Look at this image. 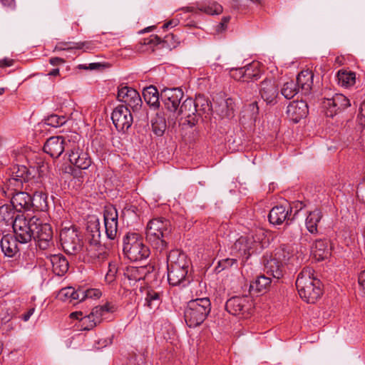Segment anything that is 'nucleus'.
I'll list each match as a JSON object with an SVG mask.
<instances>
[{"label":"nucleus","mask_w":365,"mask_h":365,"mask_svg":"<svg viewBox=\"0 0 365 365\" xmlns=\"http://www.w3.org/2000/svg\"><path fill=\"white\" fill-rule=\"evenodd\" d=\"M296 287L300 297L307 303H314L322 294V283L310 267L304 268L299 274Z\"/></svg>","instance_id":"3"},{"label":"nucleus","mask_w":365,"mask_h":365,"mask_svg":"<svg viewBox=\"0 0 365 365\" xmlns=\"http://www.w3.org/2000/svg\"><path fill=\"white\" fill-rule=\"evenodd\" d=\"M66 122V118L63 115H51L46 119V123L51 127L58 128L64 125Z\"/></svg>","instance_id":"49"},{"label":"nucleus","mask_w":365,"mask_h":365,"mask_svg":"<svg viewBox=\"0 0 365 365\" xmlns=\"http://www.w3.org/2000/svg\"><path fill=\"white\" fill-rule=\"evenodd\" d=\"M88 255L93 263L101 265L107 259L108 253L106 247L99 243L97 245L91 246Z\"/></svg>","instance_id":"31"},{"label":"nucleus","mask_w":365,"mask_h":365,"mask_svg":"<svg viewBox=\"0 0 365 365\" xmlns=\"http://www.w3.org/2000/svg\"><path fill=\"white\" fill-rule=\"evenodd\" d=\"M271 284L269 277L261 275L257 277L250 285V292L257 294L265 291Z\"/></svg>","instance_id":"37"},{"label":"nucleus","mask_w":365,"mask_h":365,"mask_svg":"<svg viewBox=\"0 0 365 365\" xmlns=\"http://www.w3.org/2000/svg\"><path fill=\"white\" fill-rule=\"evenodd\" d=\"M60 241L67 254L76 255L81 250V239L78 229L75 227L62 229L60 232Z\"/></svg>","instance_id":"9"},{"label":"nucleus","mask_w":365,"mask_h":365,"mask_svg":"<svg viewBox=\"0 0 365 365\" xmlns=\"http://www.w3.org/2000/svg\"><path fill=\"white\" fill-rule=\"evenodd\" d=\"M38 217L36 216L29 217L24 215H17L16 222L12 226L14 236L19 240L20 244H27L31 241L35 236L34 226H36Z\"/></svg>","instance_id":"7"},{"label":"nucleus","mask_w":365,"mask_h":365,"mask_svg":"<svg viewBox=\"0 0 365 365\" xmlns=\"http://www.w3.org/2000/svg\"><path fill=\"white\" fill-rule=\"evenodd\" d=\"M34 312H35V308H34V307L30 308L25 314H22L21 319L24 322L29 321L30 317L34 314Z\"/></svg>","instance_id":"59"},{"label":"nucleus","mask_w":365,"mask_h":365,"mask_svg":"<svg viewBox=\"0 0 365 365\" xmlns=\"http://www.w3.org/2000/svg\"><path fill=\"white\" fill-rule=\"evenodd\" d=\"M194 102L195 108L197 109V113L198 115H201L202 113H208L211 110V106L202 96L199 95L197 96Z\"/></svg>","instance_id":"47"},{"label":"nucleus","mask_w":365,"mask_h":365,"mask_svg":"<svg viewBox=\"0 0 365 365\" xmlns=\"http://www.w3.org/2000/svg\"><path fill=\"white\" fill-rule=\"evenodd\" d=\"M178 25V21L177 20H171L167 23H165L163 28V29H168V27H175Z\"/></svg>","instance_id":"64"},{"label":"nucleus","mask_w":365,"mask_h":365,"mask_svg":"<svg viewBox=\"0 0 365 365\" xmlns=\"http://www.w3.org/2000/svg\"><path fill=\"white\" fill-rule=\"evenodd\" d=\"M330 253V245L327 240H317L312 247V254L317 261L327 258Z\"/></svg>","instance_id":"28"},{"label":"nucleus","mask_w":365,"mask_h":365,"mask_svg":"<svg viewBox=\"0 0 365 365\" xmlns=\"http://www.w3.org/2000/svg\"><path fill=\"white\" fill-rule=\"evenodd\" d=\"M172 232L170 222L164 217L150 220L146 227V239L156 251L162 252L168 249V237Z\"/></svg>","instance_id":"2"},{"label":"nucleus","mask_w":365,"mask_h":365,"mask_svg":"<svg viewBox=\"0 0 365 365\" xmlns=\"http://www.w3.org/2000/svg\"><path fill=\"white\" fill-rule=\"evenodd\" d=\"M35 236L33 237L41 250H46L52 245L53 230L50 224L42 223L38 218L36 226H34Z\"/></svg>","instance_id":"18"},{"label":"nucleus","mask_w":365,"mask_h":365,"mask_svg":"<svg viewBox=\"0 0 365 365\" xmlns=\"http://www.w3.org/2000/svg\"><path fill=\"white\" fill-rule=\"evenodd\" d=\"M103 221L107 237L110 240L115 239L118 230V214L114 206L108 205L105 207Z\"/></svg>","instance_id":"17"},{"label":"nucleus","mask_w":365,"mask_h":365,"mask_svg":"<svg viewBox=\"0 0 365 365\" xmlns=\"http://www.w3.org/2000/svg\"><path fill=\"white\" fill-rule=\"evenodd\" d=\"M31 195L27 192H16L12 194L11 202L12 206L19 211L30 210Z\"/></svg>","instance_id":"27"},{"label":"nucleus","mask_w":365,"mask_h":365,"mask_svg":"<svg viewBox=\"0 0 365 365\" xmlns=\"http://www.w3.org/2000/svg\"><path fill=\"white\" fill-rule=\"evenodd\" d=\"M19 240L11 235L3 236L0 242V246L4 254L9 257H13L19 254L20 251Z\"/></svg>","instance_id":"25"},{"label":"nucleus","mask_w":365,"mask_h":365,"mask_svg":"<svg viewBox=\"0 0 365 365\" xmlns=\"http://www.w3.org/2000/svg\"><path fill=\"white\" fill-rule=\"evenodd\" d=\"M143 96L145 101L152 106H159V93L156 87L150 86L143 90Z\"/></svg>","instance_id":"44"},{"label":"nucleus","mask_w":365,"mask_h":365,"mask_svg":"<svg viewBox=\"0 0 365 365\" xmlns=\"http://www.w3.org/2000/svg\"><path fill=\"white\" fill-rule=\"evenodd\" d=\"M79 47L76 48V49H83L84 51H91L94 48V45L91 41H84V42H76Z\"/></svg>","instance_id":"54"},{"label":"nucleus","mask_w":365,"mask_h":365,"mask_svg":"<svg viewBox=\"0 0 365 365\" xmlns=\"http://www.w3.org/2000/svg\"><path fill=\"white\" fill-rule=\"evenodd\" d=\"M229 16H225L222 19V21L217 25V31H222L226 29L227 24L230 21Z\"/></svg>","instance_id":"58"},{"label":"nucleus","mask_w":365,"mask_h":365,"mask_svg":"<svg viewBox=\"0 0 365 365\" xmlns=\"http://www.w3.org/2000/svg\"><path fill=\"white\" fill-rule=\"evenodd\" d=\"M97 325L90 314L81 318V327L83 330H91Z\"/></svg>","instance_id":"51"},{"label":"nucleus","mask_w":365,"mask_h":365,"mask_svg":"<svg viewBox=\"0 0 365 365\" xmlns=\"http://www.w3.org/2000/svg\"><path fill=\"white\" fill-rule=\"evenodd\" d=\"M118 272V264L115 261L108 262V271L105 276V279L108 283H111L114 281L115 275Z\"/></svg>","instance_id":"50"},{"label":"nucleus","mask_w":365,"mask_h":365,"mask_svg":"<svg viewBox=\"0 0 365 365\" xmlns=\"http://www.w3.org/2000/svg\"><path fill=\"white\" fill-rule=\"evenodd\" d=\"M80 296H82L80 289L76 290L71 287H68L61 289L58 292L57 297L63 301L70 300L72 302V300L80 301Z\"/></svg>","instance_id":"43"},{"label":"nucleus","mask_w":365,"mask_h":365,"mask_svg":"<svg viewBox=\"0 0 365 365\" xmlns=\"http://www.w3.org/2000/svg\"><path fill=\"white\" fill-rule=\"evenodd\" d=\"M298 211L299 210H297L294 214V216L291 217L292 212V207L289 206L286 207L283 205H277L270 210L268 215L269 221L273 225H281L285 221L288 223L289 220L292 221L294 218Z\"/></svg>","instance_id":"20"},{"label":"nucleus","mask_w":365,"mask_h":365,"mask_svg":"<svg viewBox=\"0 0 365 365\" xmlns=\"http://www.w3.org/2000/svg\"><path fill=\"white\" fill-rule=\"evenodd\" d=\"M254 307L250 297L247 295L235 296L225 304L226 310L232 315H248Z\"/></svg>","instance_id":"10"},{"label":"nucleus","mask_w":365,"mask_h":365,"mask_svg":"<svg viewBox=\"0 0 365 365\" xmlns=\"http://www.w3.org/2000/svg\"><path fill=\"white\" fill-rule=\"evenodd\" d=\"M299 91V88L295 82L293 81L284 83L282 88L281 89L282 95L287 99H291L294 98Z\"/></svg>","instance_id":"46"},{"label":"nucleus","mask_w":365,"mask_h":365,"mask_svg":"<svg viewBox=\"0 0 365 365\" xmlns=\"http://www.w3.org/2000/svg\"><path fill=\"white\" fill-rule=\"evenodd\" d=\"M73 144L63 136H52L45 143L43 150L53 158H58L65 150H71Z\"/></svg>","instance_id":"16"},{"label":"nucleus","mask_w":365,"mask_h":365,"mask_svg":"<svg viewBox=\"0 0 365 365\" xmlns=\"http://www.w3.org/2000/svg\"><path fill=\"white\" fill-rule=\"evenodd\" d=\"M243 72H245V80L246 82L258 80L262 75L259 63L257 61H253L251 63H249L244 66Z\"/></svg>","instance_id":"36"},{"label":"nucleus","mask_w":365,"mask_h":365,"mask_svg":"<svg viewBox=\"0 0 365 365\" xmlns=\"http://www.w3.org/2000/svg\"><path fill=\"white\" fill-rule=\"evenodd\" d=\"M117 98L129 106L133 112L138 111L142 107V99L139 93L134 88L120 86L118 87Z\"/></svg>","instance_id":"13"},{"label":"nucleus","mask_w":365,"mask_h":365,"mask_svg":"<svg viewBox=\"0 0 365 365\" xmlns=\"http://www.w3.org/2000/svg\"><path fill=\"white\" fill-rule=\"evenodd\" d=\"M358 284L359 287L361 289L363 294H365V269L359 274Z\"/></svg>","instance_id":"56"},{"label":"nucleus","mask_w":365,"mask_h":365,"mask_svg":"<svg viewBox=\"0 0 365 365\" xmlns=\"http://www.w3.org/2000/svg\"><path fill=\"white\" fill-rule=\"evenodd\" d=\"M236 263V260L234 259H225L219 262V267H222V269H226L229 267L232 266L233 264Z\"/></svg>","instance_id":"57"},{"label":"nucleus","mask_w":365,"mask_h":365,"mask_svg":"<svg viewBox=\"0 0 365 365\" xmlns=\"http://www.w3.org/2000/svg\"><path fill=\"white\" fill-rule=\"evenodd\" d=\"M197 109L192 98H188L183 101L182 105L178 108L175 115L181 124H187L190 127L195 125L196 113Z\"/></svg>","instance_id":"14"},{"label":"nucleus","mask_w":365,"mask_h":365,"mask_svg":"<svg viewBox=\"0 0 365 365\" xmlns=\"http://www.w3.org/2000/svg\"><path fill=\"white\" fill-rule=\"evenodd\" d=\"M68 158L73 165L81 170L88 169L92 163L88 153L74 145H72L70 150Z\"/></svg>","instance_id":"22"},{"label":"nucleus","mask_w":365,"mask_h":365,"mask_svg":"<svg viewBox=\"0 0 365 365\" xmlns=\"http://www.w3.org/2000/svg\"><path fill=\"white\" fill-rule=\"evenodd\" d=\"M184 96L183 91L180 88L164 89L160 97L164 102L165 108L175 113L179 108L180 103Z\"/></svg>","instance_id":"19"},{"label":"nucleus","mask_w":365,"mask_h":365,"mask_svg":"<svg viewBox=\"0 0 365 365\" xmlns=\"http://www.w3.org/2000/svg\"><path fill=\"white\" fill-rule=\"evenodd\" d=\"M81 295L80 296V302L87 299H98L101 296V292L98 289H80Z\"/></svg>","instance_id":"48"},{"label":"nucleus","mask_w":365,"mask_h":365,"mask_svg":"<svg viewBox=\"0 0 365 365\" xmlns=\"http://www.w3.org/2000/svg\"><path fill=\"white\" fill-rule=\"evenodd\" d=\"M261 98L267 103H274L278 95V88L274 78H265L259 85Z\"/></svg>","instance_id":"21"},{"label":"nucleus","mask_w":365,"mask_h":365,"mask_svg":"<svg viewBox=\"0 0 365 365\" xmlns=\"http://www.w3.org/2000/svg\"><path fill=\"white\" fill-rule=\"evenodd\" d=\"M12 64H13V60H11V59L4 58V59L0 60V67H1V68L9 67V66H12Z\"/></svg>","instance_id":"62"},{"label":"nucleus","mask_w":365,"mask_h":365,"mask_svg":"<svg viewBox=\"0 0 365 365\" xmlns=\"http://www.w3.org/2000/svg\"><path fill=\"white\" fill-rule=\"evenodd\" d=\"M359 118L361 123H365V103L361 104L360 107Z\"/></svg>","instance_id":"61"},{"label":"nucleus","mask_w":365,"mask_h":365,"mask_svg":"<svg viewBox=\"0 0 365 365\" xmlns=\"http://www.w3.org/2000/svg\"><path fill=\"white\" fill-rule=\"evenodd\" d=\"M79 47L76 42H59L56 44L54 48V51H68L76 49Z\"/></svg>","instance_id":"52"},{"label":"nucleus","mask_w":365,"mask_h":365,"mask_svg":"<svg viewBox=\"0 0 365 365\" xmlns=\"http://www.w3.org/2000/svg\"><path fill=\"white\" fill-rule=\"evenodd\" d=\"M268 243L266 231L261 227H257L237 240L234 244V248L247 259L252 254L262 251Z\"/></svg>","instance_id":"4"},{"label":"nucleus","mask_w":365,"mask_h":365,"mask_svg":"<svg viewBox=\"0 0 365 365\" xmlns=\"http://www.w3.org/2000/svg\"><path fill=\"white\" fill-rule=\"evenodd\" d=\"M52 270L58 276L64 275L68 270L69 264L66 258L62 255H54L51 256Z\"/></svg>","instance_id":"30"},{"label":"nucleus","mask_w":365,"mask_h":365,"mask_svg":"<svg viewBox=\"0 0 365 365\" xmlns=\"http://www.w3.org/2000/svg\"><path fill=\"white\" fill-rule=\"evenodd\" d=\"M322 218V213L319 209H315L309 212L305 225L308 231L312 234L317 233V226Z\"/></svg>","instance_id":"33"},{"label":"nucleus","mask_w":365,"mask_h":365,"mask_svg":"<svg viewBox=\"0 0 365 365\" xmlns=\"http://www.w3.org/2000/svg\"><path fill=\"white\" fill-rule=\"evenodd\" d=\"M49 63L53 66H57L65 63V60L59 57H53L49 59Z\"/></svg>","instance_id":"60"},{"label":"nucleus","mask_w":365,"mask_h":365,"mask_svg":"<svg viewBox=\"0 0 365 365\" xmlns=\"http://www.w3.org/2000/svg\"><path fill=\"white\" fill-rule=\"evenodd\" d=\"M325 113L328 117H334L338 113L351 106L350 101L341 93H335L331 97L324 98L322 103Z\"/></svg>","instance_id":"12"},{"label":"nucleus","mask_w":365,"mask_h":365,"mask_svg":"<svg viewBox=\"0 0 365 365\" xmlns=\"http://www.w3.org/2000/svg\"><path fill=\"white\" fill-rule=\"evenodd\" d=\"M100 228L101 223L99 219L95 215L89 217L87 221L86 232L91 246L99 244L101 239Z\"/></svg>","instance_id":"24"},{"label":"nucleus","mask_w":365,"mask_h":365,"mask_svg":"<svg viewBox=\"0 0 365 365\" xmlns=\"http://www.w3.org/2000/svg\"><path fill=\"white\" fill-rule=\"evenodd\" d=\"M150 267L147 266L129 267L126 269L125 275L130 281L137 282L145 279L150 272Z\"/></svg>","instance_id":"32"},{"label":"nucleus","mask_w":365,"mask_h":365,"mask_svg":"<svg viewBox=\"0 0 365 365\" xmlns=\"http://www.w3.org/2000/svg\"><path fill=\"white\" fill-rule=\"evenodd\" d=\"M123 252L130 261H140L148 258L150 250L144 244L143 238L136 232H128L123 238Z\"/></svg>","instance_id":"6"},{"label":"nucleus","mask_w":365,"mask_h":365,"mask_svg":"<svg viewBox=\"0 0 365 365\" xmlns=\"http://www.w3.org/2000/svg\"><path fill=\"white\" fill-rule=\"evenodd\" d=\"M211 311V303L208 297L190 300L185 309L184 317L189 327L200 325Z\"/></svg>","instance_id":"5"},{"label":"nucleus","mask_w":365,"mask_h":365,"mask_svg":"<svg viewBox=\"0 0 365 365\" xmlns=\"http://www.w3.org/2000/svg\"><path fill=\"white\" fill-rule=\"evenodd\" d=\"M15 222V212L12 208L6 205L0 207V223L12 227Z\"/></svg>","instance_id":"41"},{"label":"nucleus","mask_w":365,"mask_h":365,"mask_svg":"<svg viewBox=\"0 0 365 365\" xmlns=\"http://www.w3.org/2000/svg\"><path fill=\"white\" fill-rule=\"evenodd\" d=\"M144 306L150 310L157 309L163 302V292L160 289L148 287L145 289Z\"/></svg>","instance_id":"23"},{"label":"nucleus","mask_w":365,"mask_h":365,"mask_svg":"<svg viewBox=\"0 0 365 365\" xmlns=\"http://www.w3.org/2000/svg\"><path fill=\"white\" fill-rule=\"evenodd\" d=\"M31 209L45 211L48 207L47 195L42 191H35L31 196Z\"/></svg>","instance_id":"35"},{"label":"nucleus","mask_w":365,"mask_h":365,"mask_svg":"<svg viewBox=\"0 0 365 365\" xmlns=\"http://www.w3.org/2000/svg\"><path fill=\"white\" fill-rule=\"evenodd\" d=\"M244 67L237 68H232L230 70V76L235 80L238 81L246 82L245 72H243Z\"/></svg>","instance_id":"53"},{"label":"nucleus","mask_w":365,"mask_h":365,"mask_svg":"<svg viewBox=\"0 0 365 365\" xmlns=\"http://www.w3.org/2000/svg\"><path fill=\"white\" fill-rule=\"evenodd\" d=\"M197 9L207 14L217 15L222 12V6L214 1H206L197 4Z\"/></svg>","instance_id":"40"},{"label":"nucleus","mask_w":365,"mask_h":365,"mask_svg":"<svg viewBox=\"0 0 365 365\" xmlns=\"http://www.w3.org/2000/svg\"><path fill=\"white\" fill-rule=\"evenodd\" d=\"M282 264L283 263H281L280 260L278 259L277 257L271 259L265 265L267 274L277 279L281 278L282 277Z\"/></svg>","instance_id":"38"},{"label":"nucleus","mask_w":365,"mask_h":365,"mask_svg":"<svg viewBox=\"0 0 365 365\" xmlns=\"http://www.w3.org/2000/svg\"><path fill=\"white\" fill-rule=\"evenodd\" d=\"M358 197H361V200L365 202V189L363 187L358 188L356 192Z\"/></svg>","instance_id":"63"},{"label":"nucleus","mask_w":365,"mask_h":365,"mask_svg":"<svg viewBox=\"0 0 365 365\" xmlns=\"http://www.w3.org/2000/svg\"><path fill=\"white\" fill-rule=\"evenodd\" d=\"M161 42V39L157 35H152L149 38L144 39L145 45H158Z\"/></svg>","instance_id":"55"},{"label":"nucleus","mask_w":365,"mask_h":365,"mask_svg":"<svg viewBox=\"0 0 365 365\" xmlns=\"http://www.w3.org/2000/svg\"><path fill=\"white\" fill-rule=\"evenodd\" d=\"M281 263L299 266L304 260L302 252H299L294 245H282L274 255Z\"/></svg>","instance_id":"11"},{"label":"nucleus","mask_w":365,"mask_h":365,"mask_svg":"<svg viewBox=\"0 0 365 365\" xmlns=\"http://www.w3.org/2000/svg\"><path fill=\"white\" fill-rule=\"evenodd\" d=\"M314 73L311 70L302 71L297 77V88H300L304 95L309 94L313 86Z\"/></svg>","instance_id":"26"},{"label":"nucleus","mask_w":365,"mask_h":365,"mask_svg":"<svg viewBox=\"0 0 365 365\" xmlns=\"http://www.w3.org/2000/svg\"><path fill=\"white\" fill-rule=\"evenodd\" d=\"M116 310L115 305L110 302H107L103 305L97 306L94 307L91 312L89 314L94 319L96 324L101 322L102 317L107 313H113Z\"/></svg>","instance_id":"34"},{"label":"nucleus","mask_w":365,"mask_h":365,"mask_svg":"<svg viewBox=\"0 0 365 365\" xmlns=\"http://www.w3.org/2000/svg\"><path fill=\"white\" fill-rule=\"evenodd\" d=\"M34 182V175L24 165L14 167L11 176L7 180L9 187H14V190H18L24 186L25 190L27 191L33 190L31 185Z\"/></svg>","instance_id":"8"},{"label":"nucleus","mask_w":365,"mask_h":365,"mask_svg":"<svg viewBox=\"0 0 365 365\" xmlns=\"http://www.w3.org/2000/svg\"><path fill=\"white\" fill-rule=\"evenodd\" d=\"M111 119L116 129L123 133L131 127L133 122L130 110L123 105L118 106L113 110Z\"/></svg>","instance_id":"15"},{"label":"nucleus","mask_w":365,"mask_h":365,"mask_svg":"<svg viewBox=\"0 0 365 365\" xmlns=\"http://www.w3.org/2000/svg\"><path fill=\"white\" fill-rule=\"evenodd\" d=\"M150 122L153 133L158 136H162L166 129V121L164 115L157 113L155 116L152 118Z\"/></svg>","instance_id":"42"},{"label":"nucleus","mask_w":365,"mask_h":365,"mask_svg":"<svg viewBox=\"0 0 365 365\" xmlns=\"http://www.w3.org/2000/svg\"><path fill=\"white\" fill-rule=\"evenodd\" d=\"M167 264L168 281L170 285L185 287L190 283V262L185 253L178 250H171L167 255Z\"/></svg>","instance_id":"1"},{"label":"nucleus","mask_w":365,"mask_h":365,"mask_svg":"<svg viewBox=\"0 0 365 365\" xmlns=\"http://www.w3.org/2000/svg\"><path fill=\"white\" fill-rule=\"evenodd\" d=\"M337 78L341 86L349 87L355 83L356 75L351 71L340 70L337 73Z\"/></svg>","instance_id":"45"},{"label":"nucleus","mask_w":365,"mask_h":365,"mask_svg":"<svg viewBox=\"0 0 365 365\" xmlns=\"http://www.w3.org/2000/svg\"><path fill=\"white\" fill-rule=\"evenodd\" d=\"M287 113L291 115L297 122L302 118L306 117L308 113V107L307 103L303 101H292L287 106Z\"/></svg>","instance_id":"29"},{"label":"nucleus","mask_w":365,"mask_h":365,"mask_svg":"<svg viewBox=\"0 0 365 365\" xmlns=\"http://www.w3.org/2000/svg\"><path fill=\"white\" fill-rule=\"evenodd\" d=\"M216 111L222 118H231L234 115L235 103L232 98L223 100L215 108Z\"/></svg>","instance_id":"39"}]
</instances>
